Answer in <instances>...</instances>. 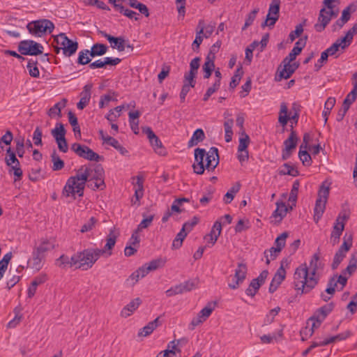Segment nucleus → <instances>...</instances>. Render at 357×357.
<instances>
[{"label": "nucleus", "mask_w": 357, "mask_h": 357, "mask_svg": "<svg viewBox=\"0 0 357 357\" xmlns=\"http://www.w3.org/2000/svg\"><path fill=\"white\" fill-rule=\"evenodd\" d=\"M91 173H92L91 168L82 166L75 176H70L67 180L63 189V195L66 197H73L74 199H75V194H77L79 197H82L86 182H88L87 186L93 190H104L106 187L104 179L91 180V178H89Z\"/></svg>", "instance_id": "1"}, {"label": "nucleus", "mask_w": 357, "mask_h": 357, "mask_svg": "<svg viewBox=\"0 0 357 357\" xmlns=\"http://www.w3.org/2000/svg\"><path fill=\"white\" fill-rule=\"evenodd\" d=\"M319 261V253L317 252L312 257L309 266L306 264H303L296 268L294 284L298 294H307L318 284L319 277L317 275V271L321 265Z\"/></svg>", "instance_id": "2"}, {"label": "nucleus", "mask_w": 357, "mask_h": 357, "mask_svg": "<svg viewBox=\"0 0 357 357\" xmlns=\"http://www.w3.org/2000/svg\"><path fill=\"white\" fill-rule=\"evenodd\" d=\"M218 164V148L213 146L208 152L204 149H195V163L192 165V168L195 174H203L205 169L208 171H213Z\"/></svg>", "instance_id": "3"}, {"label": "nucleus", "mask_w": 357, "mask_h": 357, "mask_svg": "<svg viewBox=\"0 0 357 357\" xmlns=\"http://www.w3.org/2000/svg\"><path fill=\"white\" fill-rule=\"evenodd\" d=\"M102 252L98 248H88L77 252L73 255V264H75V268L89 270L102 255Z\"/></svg>", "instance_id": "4"}, {"label": "nucleus", "mask_w": 357, "mask_h": 357, "mask_svg": "<svg viewBox=\"0 0 357 357\" xmlns=\"http://www.w3.org/2000/svg\"><path fill=\"white\" fill-rule=\"evenodd\" d=\"M26 29L31 36L42 37L46 33H51L54 29V24L50 20L40 19L29 22Z\"/></svg>", "instance_id": "5"}, {"label": "nucleus", "mask_w": 357, "mask_h": 357, "mask_svg": "<svg viewBox=\"0 0 357 357\" xmlns=\"http://www.w3.org/2000/svg\"><path fill=\"white\" fill-rule=\"evenodd\" d=\"M291 111L293 114L290 116L288 114V107L285 102H282L280 105V110L279 113L278 121L282 126H284L287 124L289 120H291V123H298L300 112L301 106L296 102L292 104Z\"/></svg>", "instance_id": "6"}, {"label": "nucleus", "mask_w": 357, "mask_h": 357, "mask_svg": "<svg viewBox=\"0 0 357 357\" xmlns=\"http://www.w3.org/2000/svg\"><path fill=\"white\" fill-rule=\"evenodd\" d=\"M54 43L60 45V49H62L63 54L65 56H71L78 49V43L68 38L64 33L54 36Z\"/></svg>", "instance_id": "7"}, {"label": "nucleus", "mask_w": 357, "mask_h": 357, "mask_svg": "<svg viewBox=\"0 0 357 357\" xmlns=\"http://www.w3.org/2000/svg\"><path fill=\"white\" fill-rule=\"evenodd\" d=\"M329 195V188L322 185L318 192V197L314 208V221L317 223L326 209V204Z\"/></svg>", "instance_id": "8"}, {"label": "nucleus", "mask_w": 357, "mask_h": 357, "mask_svg": "<svg viewBox=\"0 0 357 357\" xmlns=\"http://www.w3.org/2000/svg\"><path fill=\"white\" fill-rule=\"evenodd\" d=\"M43 46L32 40H24L19 43L18 52L22 55L37 56L43 54Z\"/></svg>", "instance_id": "9"}, {"label": "nucleus", "mask_w": 357, "mask_h": 357, "mask_svg": "<svg viewBox=\"0 0 357 357\" xmlns=\"http://www.w3.org/2000/svg\"><path fill=\"white\" fill-rule=\"evenodd\" d=\"M71 150L79 157L90 161L99 162L104 160L103 156L98 155L89 146L82 145L79 143L73 144L71 146Z\"/></svg>", "instance_id": "10"}, {"label": "nucleus", "mask_w": 357, "mask_h": 357, "mask_svg": "<svg viewBox=\"0 0 357 357\" xmlns=\"http://www.w3.org/2000/svg\"><path fill=\"white\" fill-rule=\"evenodd\" d=\"M349 218V215L345 212L340 213L337 217L331 234V241L333 245L339 243L340 236Z\"/></svg>", "instance_id": "11"}, {"label": "nucleus", "mask_w": 357, "mask_h": 357, "mask_svg": "<svg viewBox=\"0 0 357 357\" xmlns=\"http://www.w3.org/2000/svg\"><path fill=\"white\" fill-rule=\"evenodd\" d=\"M142 132L147 135L149 142L154 149L155 152L160 155H165L167 154L166 149L158 137L154 133L151 128L145 126L142 128Z\"/></svg>", "instance_id": "12"}, {"label": "nucleus", "mask_w": 357, "mask_h": 357, "mask_svg": "<svg viewBox=\"0 0 357 357\" xmlns=\"http://www.w3.org/2000/svg\"><path fill=\"white\" fill-rule=\"evenodd\" d=\"M268 275V271L264 270L257 278L252 280L248 287L245 290L246 294L251 297L255 296L260 287L265 282Z\"/></svg>", "instance_id": "13"}, {"label": "nucleus", "mask_w": 357, "mask_h": 357, "mask_svg": "<svg viewBox=\"0 0 357 357\" xmlns=\"http://www.w3.org/2000/svg\"><path fill=\"white\" fill-rule=\"evenodd\" d=\"M247 266L244 263H238L236 269L235 270L234 281L232 283H229L228 286L231 289H236L239 284L243 283L246 278Z\"/></svg>", "instance_id": "14"}, {"label": "nucleus", "mask_w": 357, "mask_h": 357, "mask_svg": "<svg viewBox=\"0 0 357 357\" xmlns=\"http://www.w3.org/2000/svg\"><path fill=\"white\" fill-rule=\"evenodd\" d=\"M287 263V259H283L281 261V265L280 268L277 270L272 281L270 284L268 291L270 293H274L282 282V281L285 279L286 277V271L284 268V264Z\"/></svg>", "instance_id": "15"}, {"label": "nucleus", "mask_w": 357, "mask_h": 357, "mask_svg": "<svg viewBox=\"0 0 357 357\" xmlns=\"http://www.w3.org/2000/svg\"><path fill=\"white\" fill-rule=\"evenodd\" d=\"M99 33L109 41L113 49H117L119 52L125 50V40L123 37H114L104 31H100Z\"/></svg>", "instance_id": "16"}, {"label": "nucleus", "mask_w": 357, "mask_h": 357, "mask_svg": "<svg viewBox=\"0 0 357 357\" xmlns=\"http://www.w3.org/2000/svg\"><path fill=\"white\" fill-rule=\"evenodd\" d=\"M280 0H272L267 14V20H270L269 25H275L280 16Z\"/></svg>", "instance_id": "17"}, {"label": "nucleus", "mask_w": 357, "mask_h": 357, "mask_svg": "<svg viewBox=\"0 0 357 357\" xmlns=\"http://www.w3.org/2000/svg\"><path fill=\"white\" fill-rule=\"evenodd\" d=\"M326 8V7L324 6L319 11L318 22L320 23L314 24V29L317 32L324 31L331 20Z\"/></svg>", "instance_id": "18"}, {"label": "nucleus", "mask_w": 357, "mask_h": 357, "mask_svg": "<svg viewBox=\"0 0 357 357\" xmlns=\"http://www.w3.org/2000/svg\"><path fill=\"white\" fill-rule=\"evenodd\" d=\"M221 231L222 222L220 220H216L212 227L210 234L206 235L204 239L207 241L208 243H211L213 245L220 236Z\"/></svg>", "instance_id": "19"}, {"label": "nucleus", "mask_w": 357, "mask_h": 357, "mask_svg": "<svg viewBox=\"0 0 357 357\" xmlns=\"http://www.w3.org/2000/svg\"><path fill=\"white\" fill-rule=\"evenodd\" d=\"M92 87V84H88L84 86L83 91L80 93V100L77 104L78 109H83L89 104L91 99Z\"/></svg>", "instance_id": "20"}, {"label": "nucleus", "mask_w": 357, "mask_h": 357, "mask_svg": "<svg viewBox=\"0 0 357 357\" xmlns=\"http://www.w3.org/2000/svg\"><path fill=\"white\" fill-rule=\"evenodd\" d=\"M45 257L33 250L31 259L28 261L30 268L39 271L43 266Z\"/></svg>", "instance_id": "21"}, {"label": "nucleus", "mask_w": 357, "mask_h": 357, "mask_svg": "<svg viewBox=\"0 0 357 357\" xmlns=\"http://www.w3.org/2000/svg\"><path fill=\"white\" fill-rule=\"evenodd\" d=\"M352 79L354 81L353 82V89L350 93L347 94L342 104V105L348 109H349L351 105L355 102L357 98V72L353 74Z\"/></svg>", "instance_id": "22"}, {"label": "nucleus", "mask_w": 357, "mask_h": 357, "mask_svg": "<svg viewBox=\"0 0 357 357\" xmlns=\"http://www.w3.org/2000/svg\"><path fill=\"white\" fill-rule=\"evenodd\" d=\"M349 43H348L343 37L340 38L336 40V41L328 48H327L324 52L328 56H333L336 54L337 52L339 51V49L345 50L347 47L349 46Z\"/></svg>", "instance_id": "23"}, {"label": "nucleus", "mask_w": 357, "mask_h": 357, "mask_svg": "<svg viewBox=\"0 0 357 357\" xmlns=\"http://www.w3.org/2000/svg\"><path fill=\"white\" fill-rule=\"evenodd\" d=\"M54 247V241L47 238H42L40 244L35 247L33 250L46 257V253L53 250Z\"/></svg>", "instance_id": "24"}, {"label": "nucleus", "mask_w": 357, "mask_h": 357, "mask_svg": "<svg viewBox=\"0 0 357 357\" xmlns=\"http://www.w3.org/2000/svg\"><path fill=\"white\" fill-rule=\"evenodd\" d=\"M142 301L139 298L132 300L121 310V315L123 317H128L132 314L140 305Z\"/></svg>", "instance_id": "25"}, {"label": "nucleus", "mask_w": 357, "mask_h": 357, "mask_svg": "<svg viewBox=\"0 0 357 357\" xmlns=\"http://www.w3.org/2000/svg\"><path fill=\"white\" fill-rule=\"evenodd\" d=\"M335 288H337V287L335 282V279L330 278L328 280L327 287L325 290V292H322L320 295L321 299L325 302L328 301L331 298V297L335 294Z\"/></svg>", "instance_id": "26"}, {"label": "nucleus", "mask_w": 357, "mask_h": 357, "mask_svg": "<svg viewBox=\"0 0 357 357\" xmlns=\"http://www.w3.org/2000/svg\"><path fill=\"white\" fill-rule=\"evenodd\" d=\"M197 284V282L196 280H189L175 285L176 291H177L178 294H181L185 292L190 291L196 287Z\"/></svg>", "instance_id": "27"}, {"label": "nucleus", "mask_w": 357, "mask_h": 357, "mask_svg": "<svg viewBox=\"0 0 357 357\" xmlns=\"http://www.w3.org/2000/svg\"><path fill=\"white\" fill-rule=\"evenodd\" d=\"M205 139V133L202 128L195 130L193 132L190 139L188 142V147L191 148L197 145L199 142H202Z\"/></svg>", "instance_id": "28"}, {"label": "nucleus", "mask_w": 357, "mask_h": 357, "mask_svg": "<svg viewBox=\"0 0 357 357\" xmlns=\"http://www.w3.org/2000/svg\"><path fill=\"white\" fill-rule=\"evenodd\" d=\"M350 8L349 7H347L343 10L341 17L333 24V31H336L337 29H340L342 28L343 26L350 20Z\"/></svg>", "instance_id": "29"}, {"label": "nucleus", "mask_w": 357, "mask_h": 357, "mask_svg": "<svg viewBox=\"0 0 357 357\" xmlns=\"http://www.w3.org/2000/svg\"><path fill=\"white\" fill-rule=\"evenodd\" d=\"M116 241V236L114 234L113 230H111L109 235L107 237V243L104 246L103 249H100V251L102 252V255L105 253H107L108 256L112 255V252L110 251L114 246L115 245Z\"/></svg>", "instance_id": "30"}, {"label": "nucleus", "mask_w": 357, "mask_h": 357, "mask_svg": "<svg viewBox=\"0 0 357 357\" xmlns=\"http://www.w3.org/2000/svg\"><path fill=\"white\" fill-rule=\"evenodd\" d=\"M282 63L284 65V66L283 68L280 71V78L278 80H280L282 78H289L297 68V66L294 67V65H291L290 64V63L284 61V60L282 61Z\"/></svg>", "instance_id": "31"}, {"label": "nucleus", "mask_w": 357, "mask_h": 357, "mask_svg": "<svg viewBox=\"0 0 357 357\" xmlns=\"http://www.w3.org/2000/svg\"><path fill=\"white\" fill-rule=\"evenodd\" d=\"M298 138L297 137L296 132L293 130V125H291V133L289 137L284 140V148L288 150L293 151L296 149Z\"/></svg>", "instance_id": "32"}, {"label": "nucleus", "mask_w": 357, "mask_h": 357, "mask_svg": "<svg viewBox=\"0 0 357 357\" xmlns=\"http://www.w3.org/2000/svg\"><path fill=\"white\" fill-rule=\"evenodd\" d=\"M159 326V317L150 321L146 326L143 327L138 333V336L146 337L151 334L153 331Z\"/></svg>", "instance_id": "33"}, {"label": "nucleus", "mask_w": 357, "mask_h": 357, "mask_svg": "<svg viewBox=\"0 0 357 357\" xmlns=\"http://www.w3.org/2000/svg\"><path fill=\"white\" fill-rule=\"evenodd\" d=\"M334 307V303L331 302L317 309L314 314L324 321L326 317L333 311Z\"/></svg>", "instance_id": "34"}, {"label": "nucleus", "mask_w": 357, "mask_h": 357, "mask_svg": "<svg viewBox=\"0 0 357 357\" xmlns=\"http://www.w3.org/2000/svg\"><path fill=\"white\" fill-rule=\"evenodd\" d=\"M357 268V252H353L349 261L347 267L342 270V273L344 275L348 274L349 276L353 275Z\"/></svg>", "instance_id": "35"}, {"label": "nucleus", "mask_w": 357, "mask_h": 357, "mask_svg": "<svg viewBox=\"0 0 357 357\" xmlns=\"http://www.w3.org/2000/svg\"><path fill=\"white\" fill-rule=\"evenodd\" d=\"M214 61L215 60L211 59L209 57H206L205 62L202 66L204 79H208L211 76L212 73L215 69Z\"/></svg>", "instance_id": "36"}, {"label": "nucleus", "mask_w": 357, "mask_h": 357, "mask_svg": "<svg viewBox=\"0 0 357 357\" xmlns=\"http://www.w3.org/2000/svg\"><path fill=\"white\" fill-rule=\"evenodd\" d=\"M276 205L277 208L274 211L273 216L275 218L278 217V221H281L286 216L287 212L289 211V208L283 202H277Z\"/></svg>", "instance_id": "37"}, {"label": "nucleus", "mask_w": 357, "mask_h": 357, "mask_svg": "<svg viewBox=\"0 0 357 357\" xmlns=\"http://www.w3.org/2000/svg\"><path fill=\"white\" fill-rule=\"evenodd\" d=\"M114 10L116 11L119 12L120 13L123 14V15L126 16L127 17L130 19H135L136 21L139 20V17H137L139 15L138 13L136 12L126 8L123 5L121 4H115L114 5Z\"/></svg>", "instance_id": "38"}, {"label": "nucleus", "mask_w": 357, "mask_h": 357, "mask_svg": "<svg viewBox=\"0 0 357 357\" xmlns=\"http://www.w3.org/2000/svg\"><path fill=\"white\" fill-rule=\"evenodd\" d=\"M351 332L349 331H347L344 333H341L340 334H337L335 336H332L329 338L325 339L324 340L321 341V344H324V346H326L327 344H329L331 343L335 342L337 341H342L344 340L347 338H348L351 335Z\"/></svg>", "instance_id": "39"}, {"label": "nucleus", "mask_w": 357, "mask_h": 357, "mask_svg": "<svg viewBox=\"0 0 357 357\" xmlns=\"http://www.w3.org/2000/svg\"><path fill=\"white\" fill-rule=\"evenodd\" d=\"M108 50V47L106 45L102 43H95L92 47L90 51V56L91 57H95L97 56H102L105 54Z\"/></svg>", "instance_id": "40"}, {"label": "nucleus", "mask_w": 357, "mask_h": 357, "mask_svg": "<svg viewBox=\"0 0 357 357\" xmlns=\"http://www.w3.org/2000/svg\"><path fill=\"white\" fill-rule=\"evenodd\" d=\"M66 130L62 123H56V126L51 130V134L56 141L65 138Z\"/></svg>", "instance_id": "41"}, {"label": "nucleus", "mask_w": 357, "mask_h": 357, "mask_svg": "<svg viewBox=\"0 0 357 357\" xmlns=\"http://www.w3.org/2000/svg\"><path fill=\"white\" fill-rule=\"evenodd\" d=\"M241 184L237 182L225 195L223 200L225 204H229L234 199V195L240 190Z\"/></svg>", "instance_id": "42"}, {"label": "nucleus", "mask_w": 357, "mask_h": 357, "mask_svg": "<svg viewBox=\"0 0 357 357\" xmlns=\"http://www.w3.org/2000/svg\"><path fill=\"white\" fill-rule=\"evenodd\" d=\"M51 160L53 162L52 167L53 171H59L64 167V162L61 160L59 155L57 154L56 150H54L51 154Z\"/></svg>", "instance_id": "43"}, {"label": "nucleus", "mask_w": 357, "mask_h": 357, "mask_svg": "<svg viewBox=\"0 0 357 357\" xmlns=\"http://www.w3.org/2000/svg\"><path fill=\"white\" fill-rule=\"evenodd\" d=\"M55 265L62 268L67 266L70 267L75 266V264H73V256L70 258L66 255H61L58 259H56Z\"/></svg>", "instance_id": "44"}, {"label": "nucleus", "mask_w": 357, "mask_h": 357, "mask_svg": "<svg viewBox=\"0 0 357 357\" xmlns=\"http://www.w3.org/2000/svg\"><path fill=\"white\" fill-rule=\"evenodd\" d=\"M335 104V98L333 97L328 98L324 105V109L322 112V116L324 118L325 123L328 121V116L330 114L331 109L333 108Z\"/></svg>", "instance_id": "45"}, {"label": "nucleus", "mask_w": 357, "mask_h": 357, "mask_svg": "<svg viewBox=\"0 0 357 357\" xmlns=\"http://www.w3.org/2000/svg\"><path fill=\"white\" fill-rule=\"evenodd\" d=\"M342 273L341 275H338L337 274L333 275L330 278H334L335 282L336 284L337 289L338 291H342L344 287L346 286L347 283L348 278Z\"/></svg>", "instance_id": "46"}, {"label": "nucleus", "mask_w": 357, "mask_h": 357, "mask_svg": "<svg viewBox=\"0 0 357 357\" xmlns=\"http://www.w3.org/2000/svg\"><path fill=\"white\" fill-rule=\"evenodd\" d=\"M38 61L32 59H29L26 66L29 73L32 77H38L40 75L39 69L37 67Z\"/></svg>", "instance_id": "47"}, {"label": "nucleus", "mask_w": 357, "mask_h": 357, "mask_svg": "<svg viewBox=\"0 0 357 357\" xmlns=\"http://www.w3.org/2000/svg\"><path fill=\"white\" fill-rule=\"evenodd\" d=\"M233 125H234V120L232 119H228L224 123V128H225V138L226 142H229L232 139Z\"/></svg>", "instance_id": "48"}, {"label": "nucleus", "mask_w": 357, "mask_h": 357, "mask_svg": "<svg viewBox=\"0 0 357 357\" xmlns=\"http://www.w3.org/2000/svg\"><path fill=\"white\" fill-rule=\"evenodd\" d=\"M303 145L301 144L298 152V157L304 166H310L312 158L306 150H303Z\"/></svg>", "instance_id": "49"}, {"label": "nucleus", "mask_w": 357, "mask_h": 357, "mask_svg": "<svg viewBox=\"0 0 357 357\" xmlns=\"http://www.w3.org/2000/svg\"><path fill=\"white\" fill-rule=\"evenodd\" d=\"M123 109V106H117L114 109H112L109 111L108 114L105 116V118L109 122L115 121L120 116L122 109Z\"/></svg>", "instance_id": "50"}, {"label": "nucleus", "mask_w": 357, "mask_h": 357, "mask_svg": "<svg viewBox=\"0 0 357 357\" xmlns=\"http://www.w3.org/2000/svg\"><path fill=\"white\" fill-rule=\"evenodd\" d=\"M282 167L284 169L279 170L280 175H290L292 176H298L299 172L289 163H284Z\"/></svg>", "instance_id": "51"}, {"label": "nucleus", "mask_w": 357, "mask_h": 357, "mask_svg": "<svg viewBox=\"0 0 357 357\" xmlns=\"http://www.w3.org/2000/svg\"><path fill=\"white\" fill-rule=\"evenodd\" d=\"M166 259L163 258H158L153 259L150 262L145 264L150 271L157 270L159 268L163 267L166 263Z\"/></svg>", "instance_id": "52"}, {"label": "nucleus", "mask_w": 357, "mask_h": 357, "mask_svg": "<svg viewBox=\"0 0 357 357\" xmlns=\"http://www.w3.org/2000/svg\"><path fill=\"white\" fill-rule=\"evenodd\" d=\"M300 186V183L298 180H296L292 185V188L290 192L289 201L292 203V205L296 206V203L298 197V188Z\"/></svg>", "instance_id": "53"}, {"label": "nucleus", "mask_w": 357, "mask_h": 357, "mask_svg": "<svg viewBox=\"0 0 357 357\" xmlns=\"http://www.w3.org/2000/svg\"><path fill=\"white\" fill-rule=\"evenodd\" d=\"M66 99H63L62 102H59L56 103L52 107H51L49 109L48 114L49 116H52L54 114L58 115L59 117L61 116V108L64 107L66 106Z\"/></svg>", "instance_id": "54"}, {"label": "nucleus", "mask_w": 357, "mask_h": 357, "mask_svg": "<svg viewBox=\"0 0 357 357\" xmlns=\"http://www.w3.org/2000/svg\"><path fill=\"white\" fill-rule=\"evenodd\" d=\"M344 241L342 245L340 247L339 250L342 252H347L352 247L353 237L351 234L345 233L344 236Z\"/></svg>", "instance_id": "55"}, {"label": "nucleus", "mask_w": 357, "mask_h": 357, "mask_svg": "<svg viewBox=\"0 0 357 357\" xmlns=\"http://www.w3.org/2000/svg\"><path fill=\"white\" fill-rule=\"evenodd\" d=\"M345 252H342V250H339L336 252L335 254L333 261L331 264V268L333 270L337 269L340 263L343 261L344 258L346 257Z\"/></svg>", "instance_id": "56"}, {"label": "nucleus", "mask_w": 357, "mask_h": 357, "mask_svg": "<svg viewBox=\"0 0 357 357\" xmlns=\"http://www.w3.org/2000/svg\"><path fill=\"white\" fill-rule=\"evenodd\" d=\"M112 96H117V94L112 90H109L107 94L102 96L99 102V107L103 108L105 105H107L110 101L117 100L116 99L112 98Z\"/></svg>", "instance_id": "57"}, {"label": "nucleus", "mask_w": 357, "mask_h": 357, "mask_svg": "<svg viewBox=\"0 0 357 357\" xmlns=\"http://www.w3.org/2000/svg\"><path fill=\"white\" fill-rule=\"evenodd\" d=\"M288 236L287 232L282 233L279 236H278L274 242V245H275V248L278 252H281L282 248L285 246L286 238Z\"/></svg>", "instance_id": "58"}, {"label": "nucleus", "mask_w": 357, "mask_h": 357, "mask_svg": "<svg viewBox=\"0 0 357 357\" xmlns=\"http://www.w3.org/2000/svg\"><path fill=\"white\" fill-rule=\"evenodd\" d=\"M105 171L101 165H96L91 173V180H99V178L104 179Z\"/></svg>", "instance_id": "59"}, {"label": "nucleus", "mask_w": 357, "mask_h": 357, "mask_svg": "<svg viewBox=\"0 0 357 357\" xmlns=\"http://www.w3.org/2000/svg\"><path fill=\"white\" fill-rule=\"evenodd\" d=\"M241 135L243 137L239 138V144L238 146V150L241 151L248 150V146L250 142V137L245 132V131H243Z\"/></svg>", "instance_id": "60"}, {"label": "nucleus", "mask_w": 357, "mask_h": 357, "mask_svg": "<svg viewBox=\"0 0 357 357\" xmlns=\"http://www.w3.org/2000/svg\"><path fill=\"white\" fill-rule=\"evenodd\" d=\"M90 55V51L89 50H84L79 52L77 63L79 65H86L90 63L91 59L88 56Z\"/></svg>", "instance_id": "61"}, {"label": "nucleus", "mask_w": 357, "mask_h": 357, "mask_svg": "<svg viewBox=\"0 0 357 357\" xmlns=\"http://www.w3.org/2000/svg\"><path fill=\"white\" fill-rule=\"evenodd\" d=\"M136 185L137 188L135 191V197H136V201L139 202L144 195L143 180L139 176H137Z\"/></svg>", "instance_id": "62"}, {"label": "nucleus", "mask_w": 357, "mask_h": 357, "mask_svg": "<svg viewBox=\"0 0 357 357\" xmlns=\"http://www.w3.org/2000/svg\"><path fill=\"white\" fill-rule=\"evenodd\" d=\"M280 252L277 251V249L275 247L271 248L268 250H265L264 256L266 258V264H269L271 260L275 259Z\"/></svg>", "instance_id": "63"}, {"label": "nucleus", "mask_w": 357, "mask_h": 357, "mask_svg": "<svg viewBox=\"0 0 357 357\" xmlns=\"http://www.w3.org/2000/svg\"><path fill=\"white\" fill-rule=\"evenodd\" d=\"M15 142L16 143V153L20 158H22L25 151H24V139L23 137L16 138L15 139Z\"/></svg>", "instance_id": "64"}]
</instances>
